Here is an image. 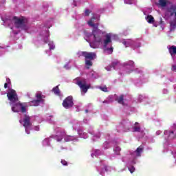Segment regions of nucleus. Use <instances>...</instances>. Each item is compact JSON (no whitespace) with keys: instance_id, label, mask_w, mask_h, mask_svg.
Returning <instances> with one entry per match:
<instances>
[{"instance_id":"4468645a","label":"nucleus","mask_w":176,"mask_h":176,"mask_svg":"<svg viewBox=\"0 0 176 176\" xmlns=\"http://www.w3.org/2000/svg\"><path fill=\"white\" fill-rule=\"evenodd\" d=\"M144 152V146H140L137 148V149L135 151V153H136V156L140 157L141 156V154Z\"/></svg>"},{"instance_id":"ddd939ff","label":"nucleus","mask_w":176,"mask_h":176,"mask_svg":"<svg viewBox=\"0 0 176 176\" xmlns=\"http://www.w3.org/2000/svg\"><path fill=\"white\" fill-rule=\"evenodd\" d=\"M168 52L170 54V56L173 57V56H175L176 54V46L172 45L168 48Z\"/></svg>"},{"instance_id":"bb28decb","label":"nucleus","mask_w":176,"mask_h":176,"mask_svg":"<svg viewBox=\"0 0 176 176\" xmlns=\"http://www.w3.org/2000/svg\"><path fill=\"white\" fill-rule=\"evenodd\" d=\"M116 65H119V62L118 61H114L111 63L110 68H114L115 69V67H116Z\"/></svg>"},{"instance_id":"e433bc0d","label":"nucleus","mask_w":176,"mask_h":176,"mask_svg":"<svg viewBox=\"0 0 176 176\" xmlns=\"http://www.w3.org/2000/svg\"><path fill=\"white\" fill-rule=\"evenodd\" d=\"M172 69H173V71H176V65H173L172 66Z\"/></svg>"},{"instance_id":"72a5a7b5","label":"nucleus","mask_w":176,"mask_h":176,"mask_svg":"<svg viewBox=\"0 0 176 176\" xmlns=\"http://www.w3.org/2000/svg\"><path fill=\"white\" fill-rule=\"evenodd\" d=\"M49 46H50V50H54L55 46H54V45H53V43H49Z\"/></svg>"},{"instance_id":"9d476101","label":"nucleus","mask_w":176,"mask_h":176,"mask_svg":"<svg viewBox=\"0 0 176 176\" xmlns=\"http://www.w3.org/2000/svg\"><path fill=\"white\" fill-rule=\"evenodd\" d=\"M27 108H28V104L27 102H21L20 111L22 113L27 112Z\"/></svg>"},{"instance_id":"39448f33","label":"nucleus","mask_w":176,"mask_h":176,"mask_svg":"<svg viewBox=\"0 0 176 176\" xmlns=\"http://www.w3.org/2000/svg\"><path fill=\"white\" fill-rule=\"evenodd\" d=\"M62 105L65 109H69L74 107V98L72 96H67L63 102Z\"/></svg>"},{"instance_id":"c85d7f7f","label":"nucleus","mask_w":176,"mask_h":176,"mask_svg":"<svg viewBox=\"0 0 176 176\" xmlns=\"http://www.w3.org/2000/svg\"><path fill=\"white\" fill-rule=\"evenodd\" d=\"M114 151L116 153V155H119V153H120L121 148L117 146L114 148Z\"/></svg>"},{"instance_id":"0eeeda50","label":"nucleus","mask_w":176,"mask_h":176,"mask_svg":"<svg viewBox=\"0 0 176 176\" xmlns=\"http://www.w3.org/2000/svg\"><path fill=\"white\" fill-rule=\"evenodd\" d=\"M32 126V123L31 122V117L25 114L23 118V127H25V133L27 134H30V132H28V128L31 127Z\"/></svg>"},{"instance_id":"4be33fe9","label":"nucleus","mask_w":176,"mask_h":176,"mask_svg":"<svg viewBox=\"0 0 176 176\" xmlns=\"http://www.w3.org/2000/svg\"><path fill=\"white\" fill-rule=\"evenodd\" d=\"M6 82H7L4 84V89H9L10 86L12 85V82L10 78H7Z\"/></svg>"},{"instance_id":"5701e85b","label":"nucleus","mask_w":176,"mask_h":176,"mask_svg":"<svg viewBox=\"0 0 176 176\" xmlns=\"http://www.w3.org/2000/svg\"><path fill=\"white\" fill-rule=\"evenodd\" d=\"M32 105H33L34 107H38L39 105V104H41V100H34L32 102H30Z\"/></svg>"},{"instance_id":"7c9ffc66","label":"nucleus","mask_w":176,"mask_h":176,"mask_svg":"<svg viewBox=\"0 0 176 176\" xmlns=\"http://www.w3.org/2000/svg\"><path fill=\"white\" fill-rule=\"evenodd\" d=\"M55 139L56 140V141L58 142H61V141H63V137H60V136H58V135H56L55 137Z\"/></svg>"},{"instance_id":"6e6552de","label":"nucleus","mask_w":176,"mask_h":176,"mask_svg":"<svg viewBox=\"0 0 176 176\" xmlns=\"http://www.w3.org/2000/svg\"><path fill=\"white\" fill-rule=\"evenodd\" d=\"M81 56L85 57V60H95L96 57H97L96 52H82Z\"/></svg>"},{"instance_id":"2f4dec72","label":"nucleus","mask_w":176,"mask_h":176,"mask_svg":"<svg viewBox=\"0 0 176 176\" xmlns=\"http://www.w3.org/2000/svg\"><path fill=\"white\" fill-rule=\"evenodd\" d=\"M129 170L130 171L131 174H133L134 171H135V168L132 166L131 168H129Z\"/></svg>"},{"instance_id":"c9c22d12","label":"nucleus","mask_w":176,"mask_h":176,"mask_svg":"<svg viewBox=\"0 0 176 176\" xmlns=\"http://www.w3.org/2000/svg\"><path fill=\"white\" fill-rule=\"evenodd\" d=\"M109 168H111V167H109V166H104L105 171H109Z\"/></svg>"},{"instance_id":"6ab92c4d","label":"nucleus","mask_w":176,"mask_h":176,"mask_svg":"<svg viewBox=\"0 0 176 176\" xmlns=\"http://www.w3.org/2000/svg\"><path fill=\"white\" fill-rule=\"evenodd\" d=\"M122 44L125 45V47H129V46H131V45H133V41L131 40H124L122 41Z\"/></svg>"},{"instance_id":"aec40b11","label":"nucleus","mask_w":176,"mask_h":176,"mask_svg":"<svg viewBox=\"0 0 176 176\" xmlns=\"http://www.w3.org/2000/svg\"><path fill=\"white\" fill-rule=\"evenodd\" d=\"M124 97V95H120L118 98L116 99V101H117L118 104H124V102H123Z\"/></svg>"},{"instance_id":"a878e982","label":"nucleus","mask_w":176,"mask_h":176,"mask_svg":"<svg viewBox=\"0 0 176 176\" xmlns=\"http://www.w3.org/2000/svg\"><path fill=\"white\" fill-rule=\"evenodd\" d=\"M93 60H90V59H85V65L87 67H92L93 66Z\"/></svg>"},{"instance_id":"412c9836","label":"nucleus","mask_w":176,"mask_h":176,"mask_svg":"<svg viewBox=\"0 0 176 176\" xmlns=\"http://www.w3.org/2000/svg\"><path fill=\"white\" fill-rule=\"evenodd\" d=\"M36 98L37 100H40L41 102H43V98H45V96H43L41 93H37L36 94Z\"/></svg>"},{"instance_id":"f3484780","label":"nucleus","mask_w":176,"mask_h":176,"mask_svg":"<svg viewBox=\"0 0 176 176\" xmlns=\"http://www.w3.org/2000/svg\"><path fill=\"white\" fill-rule=\"evenodd\" d=\"M52 91H53V93H54V94H55L56 96H61V93H60V89L58 88V85L54 87L52 89Z\"/></svg>"},{"instance_id":"4c0bfd02","label":"nucleus","mask_w":176,"mask_h":176,"mask_svg":"<svg viewBox=\"0 0 176 176\" xmlns=\"http://www.w3.org/2000/svg\"><path fill=\"white\" fill-rule=\"evenodd\" d=\"M105 69H107V71H111V69H109L108 67H105Z\"/></svg>"},{"instance_id":"1a4fd4ad","label":"nucleus","mask_w":176,"mask_h":176,"mask_svg":"<svg viewBox=\"0 0 176 176\" xmlns=\"http://www.w3.org/2000/svg\"><path fill=\"white\" fill-rule=\"evenodd\" d=\"M124 67H129L131 69L129 71L126 72V74H131L134 71V62L133 60H129L124 63Z\"/></svg>"},{"instance_id":"a19ab883","label":"nucleus","mask_w":176,"mask_h":176,"mask_svg":"<svg viewBox=\"0 0 176 176\" xmlns=\"http://www.w3.org/2000/svg\"><path fill=\"white\" fill-rule=\"evenodd\" d=\"M89 68H90V67H87V69H89Z\"/></svg>"},{"instance_id":"2eb2a0df","label":"nucleus","mask_w":176,"mask_h":176,"mask_svg":"<svg viewBox=\"0 0 176 176\" xmlns=\"http://www.w3.org/2000/svg\"><path fill=\"white\" fill-rule=\"evenodd\" d=\"M133 130V133H140V131H141V126L138 122L135 123Z\"/></svg>"},{"instance_id":"9b49d317","label":"nucleus","mask_w":176,"mask_h":176,"mask_svg":"<svg viewBox=\"0 0 176 176\" xmlns=\"http://www.w3.org/2000/svg\"><path fill=\"white\" fill-rule=\"evenodd\" d=\"M21 102H17L12 106V112H19L20 111V105Z\"/></svg>"},{"instance_id":"423d86ee","label":"nucleus","mask_w":176,"mask_h":176,"mask_svg":"<svg viewBox=\"0 0 176 176\" xmlns=\"http://www.w3.org/2000/svg\"><path fill=\"white\" fill-rule=\"evenodd\" d=\"M76 85L79 86L83 93H87V90L90 89V85H87L86 80H77Z\"/></svg>"},{"instance_id":"f257e3e1","label":"nucleus","mask_w":176,"mask_h":176,"mask_svg":"<svg viewBox=\"0 0 176 176\" xmlns=\"http://www.w3.org/2000/svg\"><path fill=\"white\" fill-rule=\"evenodd\" d=\"M96 20V17H92L89 21L88 25L90 27H92V35L94 36V45H100L102 42V37L101 35H104L105 32H102L101 30L98 28L100 25L99 23H94V21Z\"/></svg>"},{"instance_id":"20e7f679","label":"nucleus","mask_w":176,"mask_h":176,"mask_svg":"<svg viewBox=\"0 0 176 176\" xmlns=\"http://www.w3.org/2000/svg\"><path fill=\"white\" fill-rule=\"evenodd\" d=\"M7 97L10 102H17V101H19L17 92H16V90L13 89H9L8 92L7 93Z\"/></svg>"},{"instance_id":"f8f14e48","label":"nucleus","mask_w":176,"mask_h":176,"mask_svg":"<svg viewBox=\"0 0 176 176\" xmlns=\"http://www.w3.org/2000/svg\"><path fill=\"white\" fill-rule=\"evenodd\" d=\"M167 12L170 13V16H174V13L176 12V6L172 5L170 8H167Z\"/></svg>"},{"instance_id":"c756f323","label":"nucleus","mask_w":176,"mask_h":176,"mask_svg":"<svg viewBox=\"0 0 176 176\" xmlns=\"http://www.w3.org/2000/svg\"><path fill=\"white\" fill-rule=\"evenodd\" d=\"M169 138H175V134H174V131H170L169 133Z\"/></svg>"},{"instance_id":"f704fd0d","label":"nucleus","mask_w":176,"mask_h":176,"mask_svg":"<svg viewBox=\"0 0 176 176\" xmlns=\"http://www.w3.org/2000/svg\"><path fill=\"white\" fill-rule=\"evenodd\" d=\"M90 15V10H85V16H89Z\"/></svg>"},{"instance_id":"b1692460","label":"nucleus","mask_w":176,"mask_h":176,"mask_svg":"<svg viewBox=\"0 0 176 176\" xmlns=\"http://www.w3.org/2000/svg\"><path fill=\"white\" fill-rule=\"evenodd\" d=\"M159 3L162 8H166L167 6V0H160Z\"/></svg>"},{"instance_id":"ea45409f","label":"nucleus","mask_w":176,"mask_h":176,"mask_svg":"<svg viewBox=\"0 0 176 176\" xmlns=\"http://www.w3.org/2000/svg\"><path fill=\"white\" fill-rule=\"evenodd\" d=\"M162 23H163V21H160V24H162Z\"/></svg>"},{"instance_id":"a211bd4d","label":"nucleus","mask_w":176,"mask_h":176,"mask_svg":"<svg viewBox=\"0 0 176 176\" xmlns=\"http://www.w3.org/2000/svg\"><path fill=\"white\" fill-rule=\"evenodd\" d=\"M176 30V20H173L170 23V31H175Z\"/></svg>"},{"instance_id":"7ed1b4c3","label":"nucleus","mask_w":176,"mask_h":176,"mask_svg":"<svg viewBox=\"0 0 176 176\" xmlns=\"http://www.w3.org/2000/svg\"><path fill=\"white\" fill-rule=\"evenodd\" d=\"M13 20L14 21V25L16 28H21V30H25V22L24 21V17L19 18L17 16H14Z\"/></svg>"},{"instance_id":"393cba45","label":"nucleus","mask_w":176,"mask_h":176,"mask_svg":"<svg viewBox=\"0 0 176 176\" xmlns=\"http://www.w3.org/2000/svg\"><path fill=\"white\" fill-rule=\"evenodd\" d=\"M74 140H75V138H74V136H71V135H67L65 138V141L66 142H69V141H74Z\"/></svg>"},{"instance_id":"cd10ccee","label":"nucleus","mask_w":176,"mask_h":176,"mask_svg":"<svg viewBox=\"0 0 176 176\" xmlns=\"http://www.w3.org/2000/svg\"><path fill=\"white\" fill-rule=\"evenodd\" d=\"M99 89L102 90V91H104V93L108 92V88L107 87V86L99 87Z\"/></svg>"},{"instance_id":"dca6fc26","label":"nucleus","mask_w":176,"mask_h":176,"mask_svg":"<svg viewBox=\"0 0 176 176\" xmlns=\"http://www.w3.org/2000/svg\"><path fill=\"white\" fill-rule=\"evenodd\" d=\"M146 20L149 24H153L155 23V18L152 15H148L146 16Z\"/></svg>"},{"instance_id":"f03ea898","label":"nucleus","mask_w":176,"mask_h":176,"mask_svg":"<svg viewBox=\"0 0 176 176\" xmlns=\"http://www.w3.org/2000/svg\"><path fill=\"white\" fill-rule=\"evenodd\" d=\"M106 39L104 41V52L107 53V54H112L113 53V47H107L108 46V43H112V39L111 38V34L105 35Z\"/></svg>"},{"instance_id":"473e14b6","label":"nucleus","mask_w":176,"mask_h":176,"mask_svg":"<svg viewBox=\"0 0 176 176\" xmlns=\"http://www.w3.org/2000/svg\"><path fill=\"white\" fill-rule=\"evenodd\" d=\"M60 163L63 164V166H68V162H67L65 160H62Z\"/></svg>"},{"instance_id":"58836bf2","label":"nucleus","mask_w":176,"mask_h":176,"mask_svg":"<svg viewBox=\"0 0 176 176\" xmlns=\"http://www.w3.org/2000/svg\"><path fill=\"white\" fill-rule=\"evenodd\" d=\"M89 112V110H85V113H87Z\"/></svg>"}]
</instances>
